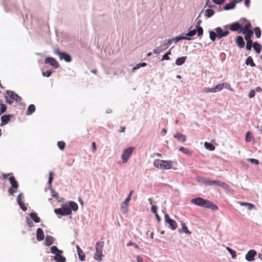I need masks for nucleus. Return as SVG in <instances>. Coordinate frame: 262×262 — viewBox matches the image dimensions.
I'll list each match as a JSON object with an SVG mask.
<instances>
[{"label":"nucleus","instance_id":"1","mask_svg":"<svg viewBox=\"0 0 262 262\" xmlns=\"http://www.w3.org/2000/svg\"><path fill=\"white\" fill-rule=\"evenodd\" d=\"M243 34L245 35V39L247 41L246 49L248 51L251 50L253 42L251 39L253 35V32L252 30V25L249 21H246L244 26V30Z\"/></svg>","mask_w":262,"mask_h":262},{"label":"nucleus","instance_id":"2","mask_svg":"<svg viewBox=\"0 0 262 262\" xmlns=\"http://www.w3.org/2000/svg\"><path fill=\"white\" fill-rule=\"evenodd\" d=\"M191 202L197 206L207 208H211L213 210H215L218 209L217 205L211 203L210 201L204 200L202 198L192 199L191 200Z\"/></svg>","mask_w":262,"mask_h":262},{"label":"nucleus","instance_id":"3","mask_svg":"<svg viewBox=\"0 0 262 262\" xmlns=\"http://www.w3.org/2000/svg\"><path fill=\"white\" fill-rule=\"evenodd\" d=\"M173 162L170 160L165 161L157 159L154 162V165L157 168L163 169H170L172 167Z\"/></svg>","mask_w":262,"mask_h":262},{"label":"nucleus","instance_id":"4","mask_svg":"<svg viewBox=\"0 0 262 262\" xmlns=\"http://www.w3.org/2000/svg\"><path fill=\"white\" fill-rule=\"evenodd\" d=\"M104 247V242L99 241L96 243L95 246V252L94 255V258L98 261L102 260L103 255L102 254V250Z\"/></svg>","mask_w":262,"mask_h":262},{"label":"nucleus","instance_id":"5","mask_svg":"<svg viewBox=\"0 0 262 262\" xmlns=\"http://www.w3.org/2000/svg\"><path fill=\"white\" fill-rule=\"evenodd\" d=\"M50 250L51 252L55 254L54 259L56 262H66V258L61 255L62 251L58 249V248L55 246H52Z\"/></svg>","mask_w":262,"mask_h":262},{"label":"nucleus","instance_id":"6","mask_svg":"<svg viewBox=\"0 0 262 262\" xmlns=\"http://www.w3.org/2000/svg\"><path fill=\"white\" fill-rule=\"evenodd\" d=\"M5 98L6 102L10 104H12L14 101L20 102L21 100L20 96L11 91H7V95L5 96Z\"/></svg>","mask_w":262,"mask_h":262},{"label":"nucleus","instance_id":"7","mask_svg":"<svg viewBox=\"0 0 262 262\" xmlns=\"http://www.w3.org/2000/svg\"><path fill=\"white\" fill-rule=\"evenodd\" d=\"M247 21V20L245 22ZM242 24H239L238 22H234L232 24H229L224 26L225 29H229L230 30L232 31H237L239 33H242L244 30V26Z\"/></svg>","mask_w":262,"mask_h":262},{"label":"nucleus","instance_id":"8","mask_svg":"<svg viewBox=\"0 0 262 262\" xmlns=\"http://www.w3.org/2000/svg\"><path fill=\"white\" fill-rule=\"evenodd\" d=\"M134 149V147H129L123 150L121 155V159L123 163H126L127 162L128 160L131 157Z\"/></svg>","mask_w":262,"mask_h":262},{"label":"nucleus","instance_id":"9","mask_svg":"<svg viewBox=\"0 0 262 262\" xmlns=\"http://www.w3.org/2000/svg\"><path fill=\"white\" fill-rule=\"evenodd\" d=\"M9 180L11 186L9 189L8 192L11 195H13L18 188V184L14 176L10 177Z\"/></svg>","mask_w":262,"mask_h":262},{"label":"nucleus","instance_id":"10","mask_svg":"<svg viewBox=\"0 0 262 262\" xmlns=\"http://www.w3.org/2000/svg\"><path fill=\"white\" fill-rule=\"evenodd\" d=\"M54 53L58 55L60 60L64 59L66 62H69L72 60L70 55L65 52H61L58 49L54 51Z\"/></svg>","mask_w":262,"mask_h":262},{"label":"nucleus","instance_id":"11","mask_svg":"<svg viewBox=\"0 0 262 262\" xmlns=\"http://www.w3.org/2000/svg\"><path fill=\"white\" fill-rule=\"evenodd\" d=\"M223 88H225L230 91H232V89L231 88L230 85L227 82L217 84L214 87L212 88V90L213 91V93H215L217 92L221 91L223 89Z\"/></svg>","mask_w":262,"mask_h":262},{"label":"nucleus","instance_id":"12","mask_svg":"<svg viewBox=\"0 0 262 262\" xmlns=\"http://www.w3.org/2000/svg\"><path fill=\"white\" fill-rule=\"evenodd\" d=\"M165 222L168 224L169 227L172 230H175L177 228V222L170 218L168 214H166L164 216Z\"/></svg>","mask_w":262,"mask_h":262},{"label":"nucleus","instance_id":"13","mask_svg":"<svg viewBox=\"0 0 262 262\" xmlns=\"http://www.w3.org/2000/svg\"><path fill=\"white\" fill-rule=\"evenodd\" d=\"M132 193L133 191H131L129 193L128 196L126 198L121 205V210L123 213H126L127 211V206L129 201L130 200Z\"/></svg>","mask_w":262,"mask_h":262},{"label":"nucleus","instance_id":"14","mask_svg":"<svg viewBox=\"0 0 262 262\" xmlns=\"http://www.w3.org/2000/svg\"><path fill=\"white\" fill-rule=\"evenodd\" d=\"M45 63L46 64H49L55 68H58L59 67V63L56 60V59L53 57H47L45 59Z\"/></svg>","mask_w":262,"mask_h":262},{"label":"nucleus","instance_id":"15","mask_svg":"<svg viewBox=\"0 0 262 262\" xmlns=\"http://www.w3.org/2000/svg\"><path fill=\"white\" fill-rule=\"evenodd\" d=\"M215 31L217 34V37H218L219 39H220L223 37L227 36L229 33V31H223L221 27L216 28Z\"/></svg>","mask_w":262,"mask_h":262},{"label":"nucleus","instance_id":"16","mask_svg":"<svg viewBox=\"0 0 262 262\" xmlns=\"http://www.w3.org/2000/svg\"><path fill=\"white\" fill-rule=\"evenodd\" d=\"M256 255V252L254 250H251L246 254V259L249 261H252L254 260V257Z\"/></svg>","mask_w":262,"mask_h":262},{"label":"nucleus","instance_id":"17","mask_svg":"<svg viewBox=\"0 0 262 262\" xmlns=\"http://www.w3.org/2000/svg\"><path fill=\"white\" fill-rule=\"evenodd\" d=\"M13 116L11 114L2 116L1 118V126H3L7 124L10 121L11 118L13 117Z\"/></svg>","mask_w":262,"mask_h":262},{"label":"nucleus","instance_id":"18","mask_svg":"<svg viewBox=\"0 0 262 262\" xmlns=\"http://www.w3.org/2000/svg\"><path fill=\"white\" fill-rule=\"evenodd\" d=\"M235 43L239 48H243L245 47V43L243 38L241 36H237L235 39Z\"/></svg>","mask_w":262,"mask_h":262},{"label":"nucleus","instance_id":"19","mask_svg":"<svg viewBox=\"0 0 262 262\" xmlns=\"http://www.w3.org/2000/svg\"><path fill=\"white\" fill-rule=\"evenodd\" d=\"M174 138L177 139L179 141L181 142H185L186 140V136L180 133H176L174 136Z\"/></svg>","mask_w":262,"mask_h":262},{"label":"nucleus","instance_id":"20","mask_svg":"<svg viewBox=\"0 0 262 262\" xmlns=\"http://www.w3.org/2000/svg\"><path fill=\"white\" fill-rule=\"evenodd\" d=\"M45 237L44 233L42 229L38 228L36 231V238L38 241L43 239Z\"/></svg>","mask_w":262,"mask_h":262},{"label":"nucleus","instance_id":"21","mask_svg":"<svg viewBox=\"0 0 262 262\" xmlns=\"http://www.w3.org/2000/svg\"><path fill=\"white\" fill-rule=\"evenodd\" d=\"M76 249L77 250L78 255L79 256V258L81 261H84L85 260V254L82 250V249L80 248L78 245L76 246Z\"/></svg>","mask_w":262,"mask_h":262},{"label":"nucleus","instance_id":"22","mask_svg":"<svg viewBox=\"0 0 262 262\" xmlns=\"http://www.w3.org/2000/svg\"><path fill=\"white\" fill-rule=\"evenodd\" d=\"M219 183H220L219 180L212 181V180H210L209 179L205 180L203 181L204 184H205V185H217L219 186Z\"/></svg>","mask_w":262,"mask_h":262},{"label":"nucleus","instance_id":"23","mask_svg":"<svg viewBox=\"0 0 262 262\" xmlns=\"http://www.w3.org/2000/svg\"><path fill=\"white\" fill-rule=\"evenodd\" d=\"M238 204L242 206H247L248 210H251L255 208L254 205L251 203L244 202H239Z\"/></svg>","mask_w":262,"mask_h":262},{"label":"nucleus","instance_id":"24","mask_svg":"<svg viewBox=\"0 0 262 262\" xmlns=\"http://www.w3.org/2000/svg\"><path fill=\"white\" fill-rule=\"evenodd\" d=\"M62 208L63 209L62 211L64 216L69 215L72 213L71 209L68 207V204L62 205Z\"/></svg>","mask_w":262,"mask_h":262},{"label":"nucleus","instance_id":"25","mask_svg":"<svg viewBox=\"0 0 262 262\" xmlns=\"http://www.w3.org/2000/svg\"><path fill=\"white\" fill-rule=\"evenodd\" d=\"M54 241V238L50 235H47L45 238V245L47 246H51Z\"/></svg>","mask_w":262,"mask_h":262},{"label":"nucleus","instance_id":"26","mask_svg":"<svg viewBox=\"0 0 262 262\" xmlns=\"http://www.w3.org/2000/svg\"><path fill=\"white\" fill-rule=\"evenodd\" d=\"M186 58V56H182L178 58L176 60V64L178 66L182 65L185 62Z\"/></svg>","mask_w":262,"mask_h":262},{"label":"nucleus","instance_id":"27","mask_svg":"<svg viewBox=\"0 0 262 262\" xmlns=\"http://www.w3.org/2000/svg\"><path fill=\"white\" fill-rule=\"evenodd\" d=\"M68 206L71 209V211L72 210L73 211H76L78 209V205L74 202L71 201L68 204Z\"/></svg>","mask_w":262,"mask_h":262},{"label":"nucleus","instance_id":"28","mask_svg":"<svg viewBox=\"0 0 262 262\" xmlns=\"http://www.w3.org/2000/svg\"><path fill=\"white\" fill-rule=\"evenodd\" d=\"M254 50L257 53H259L261 50V46L257 42H254L252 46Z\"/></svg>","mask_w":262,"mask_h":262},{"label":"nucleus","instance_id":"29","mask_svg":"<svg viewBox=\"0 0 262 262\" xmlns=\"http://www.w3.org/2000/svg\"><path fill=\"white\" fill-rule=\"evenodd\" d=\"M219 186L220 187H222L223 188H224V189H226L227 190H228L229 191H231V192H233V190H231L229 187V186L226 184V183L225 182H221L220 181V183H219Z\"/></svg>","mask_w":262,"mask_h":262},{"label":"nucleus","instance_id":"30","mask_svg":"<svg viewBox=\"0 0 262 262\" xmlns=\"http://www.w3.org/2000/svg\"><path fill=\"white\" fill-rule=\"evenodd\" d=\"M35 106L33 104H30L28 107V110H27V113H26V114L27 115H31L33 113H34L35 111Z\"/></svg>","mask_w":262,"mask_h":262},{"label":"nucleus","instance_id":"31","mask_svg":"<svg viewBox=\"0 0 262 262\" xmlns=\"http://www.w3.org/2000/svg\"><path fill=\"white\" fill-rule=\"evenodd\" d=\"M205 147L210 151H213L215 149V146L211 143L205 142L204 143Z\"/></svg>","mask_w":262,"mask_h":262},{"label":"nucleus","instance_id":"32","mask_svg":"<svg viewBox=\"0 0 262 262\" xmlns=\"http://www.w3.org/2000/svg\"><path fill=\"white\" fill-rule=\"evenodd\" d=\"M235 3L234 2L231 1L229 3L226 4L225 6L224 9L226 10H228L230 9H233L235 7Z\"/></svg>","mask_w":262,"mask_h":262},{"label":"nucleus","instance_id":"33","mask_svg":"<svg viewBox=\"0 0 262 262\" xmlns=\"http://www.w3.org/2000/svg\"><path fill=\"white\" fill-rule=\"evenodd\" d=\"M30 216L35 223L40 222V218L37 215L36 213L32 212L30 214Z\"/></svg>","mask_w":262,"mask_h":262},{"label":"nucleus","instance_id":"34","mask_svg":"<svg viewBox=\"0 0 262 262\" xmlns=\"http://www.w3.org/2000/svg\"><path fill=\"white\" fill-rule=\"evenodd\" d=\"M246 64L247 65H250L251 67H255V64L254 63L253 60L251 56L247 57L246 60Z\"/></svg>","mask_w":262,"mask_h":262},{"label":"nucleus","instance_id":"35","mask_svg":"<svg viewBox=\"0 0 262 262\" xmlns=\"http://www.w3.org/2000/svg\"><path fill=\"white\" fill-rule=\"evenodd\" d=\"M179 150L182 151L183 153H184V154H186V155H189V156H191V152L188 149L185 148V147H180L179 148Z\"/></svg>","mask_w":262,"mask_h":262},{"label":"nucleus","instance_id":"36","mask_svg":"<svg viewBox=\"0 0 262 262\" xmlns=\"http://www.w3.org/2000/svg\"><path fill=\"white\" fill-rule=\"evenodd\" d=\"M181 225H182V230H183V231L184 232H185L186 234H191V232L188 230L185 223L182 222Z\"/></svg>","mask_w":262,"mask_h":262},{"label":"nucleus","instance_id":"37","mask_svg":"<svg viewBox=\"0 0 262 262\" xmlns=\"http://www.w3.org/2000/svg\"><path fill=\"white\" fill-rule=\"evenodd\" d=\"M226 250L230 253L232 257L235 258L236 257V252L229 247H226Z\"/></svg>","mask_w":262,"mask_h":262},{"label":"nucleus","instance_id":"38","mask_svg":"<svg viewBox=\"0 0 262 262\" xmlns=\"http://www.w3.org/2000/svg\"><path fill=\"white\" fill-rule=\"evenodd\" d=\"M214 13V12L213 10L211 9H208L206 10L205 14L208 17H210L212 16Z\"/></svg>","mask_w":262,"mask_h":262},{"label":"nucleus","instance_id":"39","mask_svg":"<svg viewBox=\"0 0 262 262\" xmlns=\"http://www.w3.org/2000/svg\"><path fill=\"white\" fill-rule=\"evenodd\" d=\"M209 37L211 40L214 41L215 40L216 37H217V34L215 33L213 31H210L209 33Z\"/></svg>","mask_w":262,"mask_h":262},{"label":"nucleus","instance_id":"40","mask_svg":"<svg viewBox=\"0 0 262 262\" xmlns=\"http://www.w3.org/2000/svg\"><path fill=\"white\" fill-rule=\"evenodd\" d=\"M254 32L257 38H260L261 35V31L259 28L256 27L254 29Z\"/></svg>","mask_w":262,"mask_h":262},{"label":"nucleus","instance_id":"41","mask_svg":"<svg viewBox=\"0 0 262 262\" xmlns=\"http://www.w3.org/2000/svg\"><path fill=\"white\" fill-rule=\"evenodd\" d=\"M252 138V134L250 132H248L246 135V139H245L246 141L247 142H249L251 141Z\"/></svg>","mask_w":262,"mask_h":262},{"label":"nucleus","instance_id":"42","mask_svg":"<svg viewBox=\"0 0 262 262\" xmlns=\"http://www.w3.org/2000/svg\"><path fill=\"white\" fill-rule=\"evenodd\" d=\"M147 65V63H145V62H143V63H138L136 65V67H135L133 69V71H135L138 69H139L141 67H145Z\"/></svg>","mask_w":262,"mask_h":262},{"label":"nucleus","instance_id":"43","mask_svg":"<svg viewBox=\"0 0 262 262\" xmlns=\"http://www.w3.org/2000/svg\"><path fill=\"white\" fill-rule=\"evenodd\" d=\"M195 30H196V32L198 33V35L199 36H201V35H203V28L201 27L198 26L196 28V29Z\"/></svg>","mask_w":262,"mask_h":262},{"label":"nucleus","instance_id":"44","mask_svg":"<svg viewBox=\"0 0 262 262\" xmlns=\"http://www.w3.org/2000/svg\"><path fill=\"white\" fill-rule=\"evenodd\" d=\"M7 106L3 104L0 105V115L5 113L6 111Z\"/></svg>","mask_w":262,"mask_h":262},{"label":"nucleus","instance_id":"45","mask_svg":"<svg viewBox=\"0 0 262 262\" xmlns=\"http://www.w3.org/2000/svg\"><path fill=\"white\" fill-rule=\"evenodd\" d=\"M57 145L60 149L63 150L65 147L66 144L63 141H59L57 143Z\"/></svg>","mask_w":262,"mask_h":262},{"label":"nucleus","instance_id":"46","mask_svg":"<svg viewBox=\"0 0 262 262\" xmlns=\"http://www.w3.org/2000/svg\"><path fill=\"white\" fill-rule=\"evenodd\" d=\"M173 39H170L167 40H165L164 42V46L166 47V48H168L172 42Z\"/></svg>","mask_w":262,"mask_h":262},{"label":"nucleus","instance_id":"47","mask_svg":"<svg viewBox=\"0 0 262 262\" xmlns=\"http://www.w3.org/2000/svg\"><path fill=\"white\" fill-rule=\"evenodd\" d=\"M62 210H63V209H62V208L61 207V208L55 209L54 210V212H55V213L56 214H59V215H62V216H64V214H63Z\"/></svg>","mask_w":262,"mask_h":262},{"label":"nucleus","instance_id":"48","mask_svg":"<svg viewBox=\"0 0 262 262\" xmlns=\"http://www.w3.org/2000/svg\"><path fill=\"white\" fill-rule=\"evenodd\" d=\"M171 54V51H169L167 53H166V54H165L163 57H162V60H169L170 59V58L169 57V55H170Z\"/></svg>","mask_w":262,"mask_h":262},{"label":"nucleus","instance_id":"49","mask_svg":"<svg viewBox=\"0 0 262 262\" xmlns=\"http://www.w3.org/2000/svg\"><path fill=\"white\" fill-rule=\"evenodd\" d=\"M54 178V174L52 171H50L49 172V181L48 183L51 185L52 183L53 180Z\"/></svg>","mask_w":262,"mask_h":262},{"label":"nucleus","instance_id":"50","mask_svg":"<svg viewBox=\"0 0 262 262\" xmlns=\"http://www.w3.org/2000/svg\"><path fill=\"white\" fill-rule=\"evenodd\" d=\"M247 160L248 161H249L252 164H255V165L259 164V161H258V160H257L256 159L249 158V159H247Z\"/></svg>","mask_w":262,"mask_h":262},{"label":"nucleus","instance_id":"51","mask_svg":"<svg viewBox=\"0 0 262 262\" xmlns=\"http://www.w3.org/2000/svg\"><path fill=\"white\" fill-rule=\"evenodd\" d=\"M182 39H185V40H190V38H188L186 36H179V37H177L176 38V41L177 42L180 40H182Z\"/></svg>","mask_w":262,"mask_h":262},{"label":"nucleus","instance_id":"52","mask_svg":"<svg viewBox=\"0 0 262 262\" xmlns=\"http://www.w3.org/2000/svg\"><path fill=\"white\" fill-rule=\"evenodd\" d=\"M18 204H19L20 207L23 211H26L27 210V207L25 206L23 202H20Z\"/></svg>","mask_w":262,"mask_h":262},{"label":"nucleus","instance_id":"53","mask_svg":"<svg viewBox=\"0 0 262 262\" xmlns=\"http://www.w3.org/2000/svg\"><path fill=\"white\" fill-rule=\"evenodd\" d=\"M52 72L51 70L47 71L46 72H42V75L45 77H49L51 76Z\"/></svg>","mask_w":262,"mask_h":262},{"label":"nucleus","instance_id":"54","mask_svg":"<svg viewBox=\"0 0 262 262\" xmlns=\"http://www.w3.org/2000/svg\"><path fill=\"white\" fill-rule=\"evenodd\" d=\"M255 95V91L254 90H251L248 94V96L249 98H252L254 97Z\"/></svg>","mask_w":262,"mask_h":262},{"label":"nucleus","instance_id":"55","mask_svg":"<svg viewBox=\"0 0 262 262\" xmlns=\"http://www.w3.org/2000/svg\"><path fill=\"white\" fill-rule=\"evenodd\" d=\"M151 210L153 213L156 214L157 213V207L155 205H152L151 207Z\"/></svg>","mask_w":262,"mask_h":262},{"label":"nucleus","instance_id":"56","mask_svg":"<svg viewBox=\"0 0 262 262\" xmlns=\"http://www.w3.org/2000/svg\"><path fill=\"white\" fill-rule=\"evenodd\" d=\"M203 92L204 93H210L212 92L213 93V91L212 90V88H205L203 90Z\"/></svg>","mask_w":262,"mask_h":262},{"label":"nucleus","instance_id":"57","mask_svg":"<svg viewBox=\"0 0 262 262\" xmlns=\"http://www.w3.org/2000/svg\"><path fill=\"white\" fill-rule=\"evenodd\" d=\"M196 34V30H193L192 31H189L188 33L186 34V35L188 36H193Z\"/></svg>","mask_w":262,"mask_h":262},{"label":"nucleus","instance_id":"58","mask_svg":"<svg viewBox=\"0 0 262 262\" xmlns=\"http://www.w3.org/2000/svg\"><path fill=\"white\" fill-rule=\"evenodd\" d=\"M212 2L215 4L221 5L225 2V0H212Z\"/></svg>","mask_w":262,"mask_h":262},{"label":"nucleus","instance_id":"59","mask_svg":"<svg viewBox=\"0 0 262 262\" xmlns=\"http://www.w3.org/2000/svg\"><path fill=\"white\" fill-rule=\"evenodd\" d=\"M17 203H19L20 202H23L22 201V196H21V194L20 193L18 196H17Z\"/></svg>","mask_w":262,"mask_h":262},{"label":"nucleus","instance_id":"60","mask_svg":"<svg viewBox=\"0 0 262 262\" xmlns=\"http://www.w3.org/2000/svg\"><path fill=\"white\" fill-rule=\"evenodd\" d=\"M127 246H134L135 248H138V246L135 244V243H134L132 242H129L127 244Z\"/></svg>","mask_w":262,"mask_h":262},{"label":"nucleus","instance_id":"61","mask_svg":"<svg viewBox=\"0 0 262 262\" xmlns=\"http://www.w3.org/2000/svg\"><path fill=\"white\" fill-rule=\"evenodd\" d=\"M250 0H245V4L247 7H249L250 6Z\"/></svg>","mask_w":262,"mask_h":262},{"label":"nucleus","instance_id":"62","mask_svg":"<svg viewBox=\"0 0 262 262\" xmlns=\"http://www.w3.org/2000/svg\"><path fill=\"white\" fill-rule=\"evenodd\" d=\"M11 175L10 173H8V174H3L2 176H3V179H6L8 178V177L9 176H10Z\"/></svg>","mask_w":262,"mask_h":262},{"label":"nucleus","instance_id":"63","mask_svg":"<svg viewBox=\"0 0 262 262\" xmlns=\"http://www.w3.org/2000/svg\"><path fill=\"white\" fill-rule=\"evenodd\" d=\"M92 147L93 151H95L96 150V143L94 142L92 143Z\"/></svg>","mask_w":262,"mask_h":262},{"label":"nucleus","instance_id":"64","mask_svg":"<svg viewBox=\"0 0 262 262\" xmlns=\"http://www.w3.org/2000/svg\"><path fill=\"white\" fill-rule=\"evenodd\" d=\"M137 262H142L143 261V258L139 256H137Z\"/></svg>","mask_w":262,"mask_h":262}]
</instances>
